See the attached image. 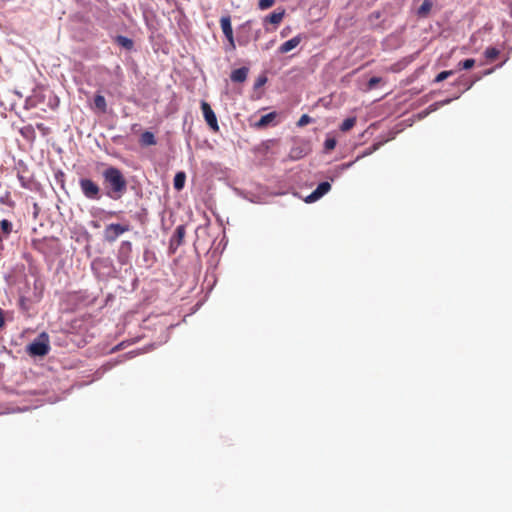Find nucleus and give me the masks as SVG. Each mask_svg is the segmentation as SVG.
Returning <instances> with one entry per match:
<instances>
[{"instance_id": "obj_20", "label": "nucleus", "mask_w": 512, "mask_h": 512, "mask_svg": "<svg viewBox=\"0 0 512 512\" xmlns=\"http://www.w3.org/2000/svg\"><path fill=\"white\" fill-rule=\"evenodd\" d=\"M355 123H356V119L354 117L347 118L342 122L340 129L343 132L349 131L350 129H352L354 127Z\"/></svg>"}, {"instance_id": "obj_25", "label": "nucleus", "mask_w": 512, "mask_h": 512, "mask_svg": "<svg viewBox=\"0 0 512 512\" xmlns=\"http://www.w3.org/2000/svg\"><path fill=\"white\" fill-rule=\"evenodd\" d=\"M381 80L382 79L380 77H372V78H370V80L367 83V89L368 90L374 89L381 82Z\"/></svg>"}, {"instance_id": "obj_14", "label": "nucleus", "mask_w": 512, "mask_h": 512, "mask_svg": "<svg viewBox=\"0 0 512 512\" xmlns=\"http://www.w3.org/2000/svg\"><path fill=\"white\" fill-rule=\"evenodd\" d=\"M186 181V174L183 171L177 172L174 176L173 186L177 191L184 188Z\"/></svg>"}, {"instance_id": "obj_2", "label": "nucleus", "mask_w": 512, "mask_h": 512, "mask_svg": "<svg viewBox=\"0 0 512 512\" xmlns=\"http://www.w3.org/2000/svg\"><path fill=\"white\" fill-rule=\"evenodd\" d=\"M50 345H49V337L43 332L41 333L37 339L31 342L27 346V352L30 356H45L49 353Z\"/></svg>"}, {"instance_id": "obj_6", "label": "nucleus", "mask_w": 512, "mask_h": 512, "mask_svg": "<svg viewBox=\"0 0 512 512\" xmlns=\"http://www.w3.org/2000/svg\"><path fill=\"white\" fill-rule=\"evenodd\" d=\"M201 110L203 112V116H204V119H205L207 125L214 132H218L219 125H218L217 117H216L214 111L212 110L211 106L209 105V103L206 101H202L201 102Z\"/></svg>"}, {"instance_id": "obj_5", "label": "nucleus", "mask_w": 512, "mask_h": 512, "mask_svg": "<svg viewBox=\"0 0 512 512\" xmlns=\"http://www.w3.org/2000/svg\"><path fill=\"white\" fill-rule=\"evenodd\" d=\"M129 231L128 225H121L118 223H111L106 226L104 231V238L106 241L112 243L123 233Z\"/></svg>"}, {"instance_id": "obj_8", "label": "nucleus", "mask_w": 512, "mask_h": 512, "mask_svg": "<svg viewBox=\"0 0 512 512\" xmlns=\"http://www.w3.org/2000/svg\"><path fill=\"white\" fill-rule=\"evenodd\" d=\"M284 17H285V9L278 8L276 11H274L271 14H269L268 16H266L264 18L263 22H264V24L270 23L275 26H278L282 22Z\"/></svg>"}, {"instance_id": "obj_3", "label": "nucleus", "mask_w": 512, "mask_h": 512, "mask_svg": "<svg viewBox=\"0 0 512 512\" xmlns=\"http://www.w3.org/2000/svg\"><path fill=\"white\" fill-rule=\"evenodd\" d=\"M79 186L83 195L90 200H100L101 188L100 186L90 178H81L79 180Z\"/></svg>"}, {"instance_id": "obj_16", "label": "nucleus", "mask_w": 512, "mask_h": 512, "mask_svg": "<svg viewBox=\"0 0 512 512\" xmlns=\"http://www.w3.org/2000/svg\"><path fill=\"white\" fill-rule=\"evenodd\" d=\"M94 106L97 108L100 112L105 113L107 110V103L104 98V96L97 94L94 97Z\"/></svg>"}, {"instance_id": "obj_28", "label": "nucleus", "mask_w": 512, "mask_h": 512, "mask_svg": "<svg viewBox=\"0 0 512 512\" xmlns=\"http://www.w3.org/2000/svg\"><path fill=\"white\" fill-rule=\"evenodd\" d=\"M5 326V312L0 308V329Z\"/></svg>"}, {"instance_id": "obj_1", "label": "nucleus", "mask_w": 512, "mask_h": 512, "mask_svg": "<svg viewBox=\"0 0 512 512\" xmlns=\"http://www.w3.org/2000/svg\"><path fill=\"white\" fill-rule=\"evenodd\" d=\"M103 183L107 189V197L119 200L127 191V180L122 171L114 166L107 167L102 172Z\"/></svg>"}, {"instance_id": "obj_32", "label": "nucleus", "mask_w": 512, "mask_h": 512, "mask_svg": "<svg viewBox=\"0 0 512 512\" xmlns=\"http://www.w3.org/2000/svg\"><path fill=\"white\" fill-rule=\"evenodd\" d=\"M8 205H9V206H11V207H13V206H14V202L10 201V202L8 203Z\"/></svg>"}, {"instance_id": "obj_22", "label": "nucleus", "mask_w": 512, "mask_h": 512, "mask_svg": "<svg viewBox=\"0 0 512 512\" xmlns=\"http://www.w3.org/2000/svg\"><path fill=\"white\" fill-rule=\"evenodd\" d=\"M454 74V71L453 70H446V71H442L440 72L434 79V82L435 83H439L441 81H444L445 79H447L448 77L452 76Z\"/></svg>"}, {"instance_id": "obj_13", "label": "nucleus", "mask_w": 512, "mask_h": 512, "mask_svg": "<svg viewBox=\"0 0 512 512\" xmlns=\"http://www.w3.org/2000/svg\"><path fill=\"white\" fill-rule=\"evenodd\" d=\"M275 118H276V113L275 112H271V113H268L266 115H263L255 123V127L256 128H264V127L268 126L272 121H274Z\"/></svg>"}, {"instance_id": "obj_26", "label": "nucleus", "mask_w": 512, "mask_h": 512, "mask_svg": "<svg viewBox=\"0 0 512 512\" xmlns=\"http://www.w3.org/2000/svg\"><path fill=\"white\" fill-rule=\"evenodd\" d=\"M335 146H336V140L335 139H333V138L326 139V141H325V148L327 150H332V149L335 148Z\"/></svg>"}, {"instance_id": "obj_17", "label": "nucleus", "mask_w": 512, "mask_h": 512, "mask_svg": "<svg viewBox=\"0 0 512 512\" xmlns=\"http://www.w3.org/2000/svg\"><path fill=\"white\" fill-rule=\"evenodd\" d=\"M432 8V2L431 0H424L421 4V6L418 8V15L421 17L427 16V14L430 12Z\"/></svg>"}, {"instance_id": "obj_21", "label": "nucleus", "mask_w": 512, "mask_h": 512, "mask_svg": "<svg viewBox=\"0 0 512 512\" xmlns=\"http://www.w3.org/2000/svg\"><path fill=\"white\" fill-rule=\"evenodd\" d=\"M474 65H475V60L472 58H469V59L460 61L458 63V68L468 70V69H471Z\"/></svg>"}, {"instance_id": "obj_27", "label": "nucleus", "mask_w": 512, "mask_h": 512, "mask_svg": "<svg viewBox=\"0 0 512 512\" xmlns=\"http://www.w3.org/2000/svg\"><path fill=\"white\" fill-rule=\"evenodd\" d=\"M318 199H320V196H318V194L315 191H313L310 195L306 197L305 201L307 203H312L317 201Z\"/></svg>"}, {"instance_id": "obj_11", "label": "nucleus", "mask_w": 512, "mask_h": 512, "mask_svg": "<svg viewBox=\"0 0 512 512\" xmlns=\"http://www.w3.org/2000/svg\"><path fill=\"white\" fill-rule=\"evenodd\" d=\"M13 230V224L7 219L0 221V248H2V241L7 239Z\"/></svg>"}, {"instance_id": "obj_31", "label": "nucleus", "mask_w": 512, "mask_h": 512, "mask_svg": "<svg viewBox=\"0 0 512 512\" xmlns=\"http://www.w3.org/2000/svg\"><path fill=\"white\" fill-rule=\"evenodd\" d=\"M18 179L20 180L21 184L23 187H26V184H25V179L22 175H18Z\"/></svg>"}, {"instance_id": "obj_10", "label": "nucleus", "mask_w": 512, "mask_h": 512, "mask_svg": "<svg viewBox=\"0 0 512 512\" xmlns=\"http://www.w3.org/2000/svg\"><path fill=\"white\" fill-rule=\"evenodd\" d=\"M249 69L247 67H241L235 69L230 74V79L234 83H243L248 77Z\"/></svg>"}, {"instance_id": "obj_7", "label": "nucleus", "mask_w": 512, "mask_h": 512, "mask_svg": "<svg viewBox=\"0 0 512 512\" xmlns=\"http://www.w3.org/2000/svg\"><path fill=\"white\" fill-rule=\"evenodd\" d=\"M186 234V229L184 225H179L176 227L172 237L170 238L169 243V251L174 254L176 250L183 244L184 237Z\"/></svg>"}, {"instance_id": "obj_24", "label": "nucleus", "mask_w": 512, "mask_h": 512, "mask_svg": "<svg viewBox=\"0 0 512 512\" xmlns=\"http://www.w3.org/2000/svg\"><path fill=\"white\" fill-rule=\"evenodd\" d=\"M311 122H312V118L309 115H307V114H303L300 117V119L298 120L297 126L298 127H304V126L308 125Z\"/></svg>"}, {"instance_id": "obj_4", "label": "nucleus", "mask_w": 512, "mask_h": 512, "mask_svg": "<svg viewBox=\"0 0 512 512\" xmlns=\"http://www.w3.org/2000/svg\"><path fill=\"white\" fill-rule=\"evenodd\" d=\"M220 26H221L223 34L225 35V37L228 41V46H227L226 50H228V51L235 50L236 45H235L233 29H232V25H231V17L229 15L222 16L220 19Z\"/></svg>"}, {"instance_id": "obj_19", "label": "nucleus", "mask_w": 512, "mask_h": 512, "mask_svg": "<svg viewBox=\"0 0 512 512\" xmlns=\"http://www.w3.org/2000/svg\"><path fill=\"white\" fill-rule=\"evenodd\" d=\"M331 189V185L329 182H321L317 188L314 190L320 198L324 196Z\"/></svg>"}, {"instance_id": "obj_9", "label": "nucleus", "mask_w": 512, "mask_h": 512, "mask_svg": "<svg viewBox=\"0 0 512 512\" xmlns=\"http://www.w3.org/2000/svg\"><path fill=\"white\" fill-rule=\"evenodd\" d=\"M302 37L300 35H297L290 40L284 42L278 49L279 53L285 54L290 52L291 50L295 49L301 42Z\"/></svg>"}, {"instance_id": "obj_29", "label": "nucleus", "mask_w": 512, "mask_h": 512, "mask_svg": "<svg viewBox=\"0 0 512 512\" xmlns=\"http://www.w3.org/2000/svg\"><path fill=\"white\" fill-rule=\"evenodd\" d=\"M266 80H267L266 77L258 78L255 83V87L258 88V87L262 86L263 84H265Z\"/></svg>"}, {"instance_id": "obj_23", "label": "nucleus", "mask_w": 512, "mask_h": 512, "mask_svg": "<svg viewBox=\"0 0 512 512\" xmlns=\"http://www.w3.org/2000/svg\"><path fill=\"white\" fill-rule=\"evenodd\" d=\"M275 3V0H259L258 7L260 10H266L272 7Z\"/></svg>"}, {"instance_id": "obj_18", "label": "nucleus", "mask_w": 512, "mask_h": 512, "mask_svg": "<svg viewBox=\"0 0 512 512\" xmlns=\"http://www.w3.org/2000/svg\"><path fill=\"white\" fill-rule=\"evenodd\" d=\"M500 54V51L495 47H488L484 52V56L489 61H494Z\"/></svg>"}, {"instance_id": "obj_15", "label": "nucleus", "mask_w": 512, "mask_h": 512, "mask_svg": "<svg viewBox=\"0 0 512 512\" xmlns=\"http://www.w3.org/2000/svg\"><path fill=\"white\" fill-rule=\"evenodd\" d=\"M115 41L118 45H120L121 47L125 48L126 50H131L134 46V42L132 39L126 37V36H122V35H118L116 38H115Z\"/></svg>"}, {"instance_id": "obj_30", "label": "nucleus", "mask_w": 512, "mask_h": 512, "mask_svg": "<svg viewBox=\"0 0 512 512\" xmlns=\"http://www.w3.org/2000/svg\"><path fill=\"white\" fill-rule=\"evenodd\" d=\"M36 127H37L39 130H41V131H45V130H46V127H45V125H44L43 123H38V124L36 125Z\"/></svg>"}, {"instance_id": "obj_12", "label": "nucleus", "mask_w": 512, "mask_h": 512, "mask_svg": "<svg viewBox=\"0 0 512 512\" xmlns=\"http://www.w3.org/2000/svg\"><path fill=\"white\" fill-rule=\"evenodd\" d=\"M139 143L141 146L147 147V146L156 145L157 142H156L155 136L152 132L145 131L141 134Z\"/></svg>"}]
</instances>
